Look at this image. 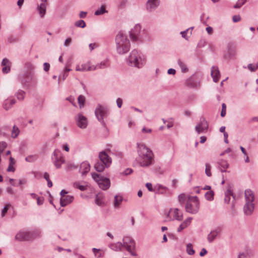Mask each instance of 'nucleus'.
I'll list each match as a JSON object with an SVG mask.
<instances>
[{"label": "nucleus", "instance_id": "f257e3e1", "mask_svg": "<svg viewBox=\"0 0 258 258\" xmlns=\"http://www.w3.org/2000/svg\"><path fill=\"white\" fill-rule=\"evenodd\" d=\"M137 164L142 167H150L154 163V155L153 151L144 144L137 145Z\"/></svg>", "mask_w": 258, "mask_h": 258}, {"label": "nucleus", "instance_id": "f03ea898", "mask_svg": "<svg viewBox=\"0 0 258 258\" xmlns=\"http://www.w3.org/2000/svg\"><path fill=\"white\" fill-rule=\"evenodd\" d=\"M146 61V56L137 49L133 50L126 59L128 65L138 69L143 68L145 65Z\"/></svg>", "mask_w": 258, "mask_h": 258}, {"label": "nucleus", "instance_id": "7ed1b4c3", "mask_svg": "<svg viewBox=\"0 0 258 258\" xmlns=\"http://www.w3.org/2000/svg\"><path fill=\"white\" fill-rule=\"evenodd\" d=\"M116 50L119 54L126 53L130 49L131 45L127 36L122 31L118 33L115 37Z\"/></svg>", "mask_w": 258, "mask_h": 258}, {"label": "nucleus", "instance_id": "20e7f679", "mask_svg": "<svg viewBox=\"0 0 258 258\" xmlns=\"http://www.w3.org/2000/svg\"><path fill=\"white\" fill-rule=\"evenodd\" d=\"M185 211L190 214H196L200 209V202L197 196L189 197L186 201Z\"/></svg>", "mask_w": 258, "mask_h": 258}, {"label": "nucleus", "instance_id": "39448f33", "mask_svg": "<svg viewBox=\"0 0 258 258\" xmlns=\"http://www.w3.org/2000/svg\"><path fill=\"white\" fill-rule=\"evenodd\" d=\"M92 178L97 182L99 187L102 190L108 189L110 186V181L109 178L104 177L96 173L91 174Z\"/></svg>", "mask_w": 258, "mask_h": 258}, {"label": "nucleus", "instance_id": "423d86ee", "mask_svg": "<svg viewBox=\"0 0 258 258\" xmlns=\"http://www.w3.org/2000/svg\"><path fill=\"white\" fill-rule=\"evenodd\" d=\"M108 109L106 107L98 105L95 111V114L98 120L101 122L104 126L106 125V123L104 120L106 118L108 113Z\"/></svg>", "mask_w": 258, "mask_h": 258}, {"label": "nucleus", "instance_id": "0eeeda50", "mask_svg": "<svg viewBox=\"0 0 258 258\" xmlns=\"http://www.w3.org/2000/svg\"><path fill=\"white\" fill-rule=\"evenodd\" d=\"M123 246L132 255L136 256L137 253L135 251L136 244L134 240L130 236H124L122 239Z\"/></svg>", "mask_w": 258, "mask_h": 258}, {"label": "nucleus", "instance_id": "6e6552de", "mask_svg": "<svg viewBox=\"0 0 258 258\" xmlns=\"http://www.w3.org/2000/svg\"><path fill=\"white\" fill-rule=\"evenodd\" d=\"M141 26L139 24L135 26L130 32V37L132 41L137 42L142 41V37L141 34Z\"/></svg>", "mask_w": 258, "mask_h": 258}, {"label": "nucleus", "instance_id": "1a4fd4ad", "mask_svg": "<svg viewBox=\"0 0 258 258\" xmlns=\"http://www.w3.org/2000/svg\"><path fill=\"white\" fill-rule=\"evenodd\" d=\"M34 238V233L27 231H20L15 236L16 239L19 241L30 240Z\"/></svg>", "mask_w": 258, "mask_h": 258}, {"label": "nucleus", "instance_id": "9d476101", "mask_svg": "<svg viewBox=\"0 0 258 258\" xmlns=\"http://www.w3.org/2000/svg\"><path fill=\"white\" fill-rule=\"evenodd\" d=\"M75 120L77 125L79 128L84 129L87 127L88 121L87 118L82 113H78L75 117Z\"/></svg>", "mask_w": 258, "mask_h": 258}, {"label": "nucleus", "instance_id": "9b49d317", "mask_svg": "<svg viewBox=\"0 0 258 258\" xmlns=\"http://www.w3.org/2000/svg\"><path fill=\"white\" fill-rule=\"evenodd\" d=\"M209 125L208 122L203 117L200 118L199 122L196 126L195 130L198 134L205 133L207 132Z\"/></svg>", "mask_w": 258, "mask_h": 258}, {"label": "nucleus", "instance_id": "f8f14e48", "mask_svg": "<svg viewBox=\"0 0 258 258\" xmlns=\"http://www.w3.org/2000/svg\"><path fill=\"white\" fill-rule=\"evenodd\" d=\"M54 163L56 168L60 167L61 165L64 162V159L58 150H54L53 154Z\"/></svg>", "mask_w": 258, "mask_h": 258}, {"label": "nucleus", "instance_id": "ddd939ff", "mask_svg": "<svg viewBox=\"0 0 258 258\" xmlns=\"http://www.w3.org/2000/svg\"><path fill=\"white\" fill-rule=\"evenodd\" d=\"M167 217L171 220L181 221L182 219V214L179 212V210L177 208L171 209Z\"/></svg>", "mask_w": 258, "mask_h": 258}, {"label": "nucleus", "instance_id": "4468645a", "mask_svg": "<svg viewBox=\"0 0 258 258\" xmlns=\"http://www.w3.org/2000/svg\"><path fill=\"white\" fill-rule=\"evenodd\" d=\"M99 157L100 161L104 163L106 168L110 166L112 159L105 151L101 152L99 154Z\"/></svg>", "mask_w": 258, "mask_h": 258}, {"label": "nucleus", "instance_id": "2eb2a0df", "mask_svg": "<svg viewBox=\"0 0 258 258\" xmlns=\"http://www.w3.org/2000/svg\"><path fill=\"white\" fill-rule=\"evenodd\" d=\"M236 53V49L232 46H228L227 50L224 53V58L226 60H229L234 57Z\"/></svg>", "mask_w": 258, "mask_h": 258}, {"label": "nucleus", "instance_id": "dca6fc26", "mask_svg": "<svg viewBox=\"0 0 258 258\" xmlns=\"http://www.w3.org/2000/svg\"><path fill=\"white\" fill-rule=\"evenodd\" d=\"M41 3L38 5L37 11L41 18H43L46 14L47 0H41Z\"/></svg>", "mask_w": 258, "mask_h": 258}, {"label": "nucleus", "instance_id": "f3484780", "mask_svg": "<svg viewBox=\"0 0 258 258\" xmlns=\"http://www.w3.org/2000/svg\"><path fill=\"white\" fill-rule=\"evenodd\" d=\"M254 209V203H245L243 207V212L245 215L250 216Z\"/></svg>", "mask_w": 258, "mask_h": 258}, {"label": "nucleus", "instance_id": "a211bd4d", "mask_svg": "<svg viewBox=\"0 0 258 258\" xmlns=\"http://www.w3.org/2000/svg\"><path fill=\"white\" fill-rule=\"evenodd\" d=\"M211 75L215 82H217L220 77V71L218 68L213 66L211 68Z\"/></svg>", "mask_w": 258, "mask_h": 258}, {"label": "nucleus", "instance_id": "6ab92c4d", "mask_svg": "<svg viewBox=\"0 0 258 258\" xmlns=\"http://www.w3.org/2000/svg\"><path fill=\"white\" fill-rule=\"evenodd\" d=\"M159 4V0H148L146 5L147 9L149 11H152L155 10Z\"/></svg>", "mask_w": 258, "mask_h": 258}, {"label": "nucleus", "instance_id": "aec40b11", "mask_svg": "<svg viewBox=\"0 0 258 258\" xmlns=\"http://www.w3.org/2000/svg\"><path fill=\"white\" fill-rule=\"evenodd\" d=\"M245 203H254V196L253 192L249 189L245 191Z\"/></svg>", "mask_w": 258, "mask_h": 258}, {"label": "nucleus", "instance_id": "412c9836", "mask_svg": "<svg viewBox=\"0 0 258 258\" xmlns=\"http://www.w3.org/2000/svg\"><path fill=\"white\" fill-rule=\"evenodd\" d=\"M74 197L70 195H67L60 199V204L61 207H65L67 205L72 203L74 200Z\"/></svg>", "mask_w": 258, "mask_h": 258}, {"label": "nucleus", "instance_id": "4be33fe9", "mask_svg": "<svg viewBox=\"0 0 258 258\" xmlns=\"http://www.w3.org/2000/svg\"><path fill=\"white\" fill-rule=\"evenodd\" d=\"M2 66H3L2 71L3 73L7 74L9 73L11 69V62L6 58L3 59L2 62Z\"/></svg>", "mask_w": 258, "mask_h": 258}, {"label": "nucleus", "instance_id": "5701e85b", "mask_svg": "<svg viewBox=\"0 0 258 258\" xmlns=\"http://www.w3.org/2000/svg\"><path fill=\"white\" fill-rule=\"evenodd\" d=\"M90 170V165L87 162H83L80 165V172L82 175H86Z\"/></svg>", "mask_w": 258, "mask_h": 258}, {"label": "nucleus", "instance_id": "b1692460", "mask_svg": "<svg viewBox=\"0 0 258 258\" xmlns=\"http://www.w3.org/2000/svg\"><path fill=\"white\" fill-rule=\"evenodd\" d=\"M220 233V230L218 228H217L211 231L207 236V240L209 241V242H212Z\"/></svg>", "mask_w": 258, "mask_h": 258}, {"label": "nucleus", "instance_id": "393cba45", "mask_svg": "<svg viewBox=\"0 0 258 258\" xmlns=\"http://www.w3.org/2000/svg\"><path fill=\"white\" fill-rule=\"evenodd\" d=\"M186 84L191 88H197L200 85V82L196 81V76H192L187 80Z\"/></svg>", "mask_w": 258, "mask_h": 258}, {"label": "nucleus", "instance_id": "a878e982", "mask_svg": "<svg viewBox=\"0 0 258 258\" xmlns=\"http://www.w3.org/2000/svg\"><path fill=\"white\" fill-rule=\"evenodd\" d=\"M16 103V101L14 99H6L3 103V107L5 110H8L10 109L12 106Z\"/></svg>", "mask_w": 258, "mask_h": 258}, {"label": "nucleus", "instance_id": "bb28decb", "mask_svg": "<svg viewBox=\"0 0 258 258\" xmlns=\"http://www.w3.org/2000/svg\"><path fill=\"white\" fill-rule=\"evenodd\" d=\"M191 220L192 218L191 217H189L185 219L177 228V231L179 232L181 231V230L187 227L190 224Z\"/></svg>", "mask_w": 258, "mask_h": 258}, {"label": "nucleus", "instance_id": "cd10ccee", "mask_svg": "<svg viewBox=\"0 0 258 258\" xmlns=\"http://www.w3.org/2000/svg\"><path fill=\"white\" fill-rule=\"evenodd\" d=\"M108 246L110 249L116 251L121 250L122 247H123L122 243L120 242L111 243Z\"/></svg>", "mask_w": 258, "mask_h": 258}, {"label": "nucleus", "instance_id": "c85d7f7f", "mask_svg": "<svg viewBox=\"0 0 258 258\" xmlns=\"http://www.w3.org/2000/svg\"><path fill=\"white\" fill-rule=\"evenodd\" d=\"M123 200L122 197L120 195H116L114 197L113 206L115 208H118Z\"/></svg>", "mask_w": 258, "mask_h": 258}, {"label": "nucleus", "instance_id": "c756f323", "mask_svg": "<svg viewBox=\"0 0 258 258\" xmlns=\"http://www.w3.org/2000/svg\"><path fill=\"white\" fill-rule=\"evenodd\" d=\"M98 69H104L109 66V63L108 59H105L97 64Z\"/></svg>", "mask_w": 258, "mask_h": 258}, {"label": "nucleus", "instance_id": "7c9ffc66", "mask_svg": "<svg viewBox=\"0 0 258 258\" xmlns=\"http://www.w3.org/2000/svg\"><path fill=\"white\" fill-rule=\"evenodd\" d=\"M218 163L221 172H225L226 169L228 167V164L227 162L224 160H221Z\"/></svg>", "mask_w": 258, "mask_h": 258}, {"label": "nucleus", "instance_id": "2f4dec72", "mask_svg": "<svg viewBox=\"0 0 258 258\" xmlns=\"http://www.w3.org/2000/svg\"><path fill=\"white\" fill-rule=\"evenodd\" d=\"M177 63L179 66L181 71L182 73H186L188 71V68L186 65V64L181 60L178 59L177 61Z\"/></svg>", "mask_w": 258, "mask_h": 258}, {"label": "nucleus", "instance_id": "473e14b6", "mask_svg": "<svg viewBox=\"0 0 258 258\" xmlns=\"http://www.w3.org/2000/svg\"><path fill=\"white\" fill-rule=\"evenodd\" d=\"M105 167V165L101 161L97 162L95 165V168L98 172H102Z\"/></svg>", "mask_w": 258, "mask_h": 258}, {"label": "nucleus", "instance_id": "72a5a7b5", "mask_svg": "<svg viewBox=\"0 0 258 258\" xmlns=\"http://www.w3.org/2000/svg\"><path fill=\"white\" fill-rule=\"evenodd\" d=\"M88 63H84L82 64H77L76 67V71L79 72L87 71Z\"/></svg>", "mask_w": 258, "mask_h": 258}, {"label": "nucleus", "instance_id": "f704fd0d", "mask_svg": "<svg viewBox=\"0 0 258 258\" xmlns=\"http://www.w3.org/2000/svg\"><path fill=\"white\" fill-rule=\"evenodd\" d=\"M20 134V130L16 125H14L11 133V137L13 139L16 138Z\"/></svg>", "mask_w": 258, "mask_h": 258}, {"label": "nucleus", "instance_id": "c9c22d12", "mask_svg": "<svg viewBox=\"0 0 258 258\" xmlns=\"http://www.w3.org/2000/svg\"><path fill=\"white\" fill-rule=\"evenodd\" d=\"M107 11L106 10V7L105 5H102L101 7L97 10L95 12V15L99 16L101 15H103L105 13H107Z\"/></svg>", "mask_w": 258, "mask_h": 258}, {"label": "nucleus", "instance_id": "e433bc0d", "mask_svg": "<svg viewBox=\"0 0 258 258\" xmlns=\"http://www.w3.org/2000/svg\"><path fill=\"white\" fill-rule=\"evenodd\" d=\"M74 187L79 189L81 191L86 190L87 188V185H82L80 182H75L74 183Z\"/></svg>", "mask_w": 258, "mask_h": 258}, {"label": "nucleus", "instance_id": "4c0bfd02", "mask_svg": "<svg viewBox=\"0 0 258 258\" xmlns=\"http://www.w3.org/2000/svg\"><path fill=\"white\" fill-rule=\"evenodd\" d=\"M38 156L37 155H31L27 156L25 158L26 161L28 162H33L37 160Z\"/></svg>", "mask_w": 258, "mask_h": 258}, {"label": "nucleus", "instance_id": "58836bf2", "mask_svg": "<svg viewBox=\"0 0 258 258\" xmlns=\"http://www.w3.org/2000/svg\"><path fill=\"white\" fill-rule=\"evenodd\" d=\"M146 186L147 187V188L148 189V190L150 191H155V189L158 187V189H160V188H164V187L163 186H162V185H157V186H156L154 188V189L152 187V184L151 183H147L146 184Z\"/></svg>", "mask_w": 258, "mask_h": 258}, {"label": "nucleus", "instance_id": "ea45409f", "mask_svg": "<svg viewBox=\"0 0 258 258\" xmlns=\"http://www.w3.org/2000/svg\"><path fill=\"white\" fill-rule=\"evenodd\" d=\"M214 192L212 190L207 191L205 195V198L208 201H212L214 199Z\"/></svg>", "mask_w": 258, "mask_h": 258}, {"label": "nucleus", "instance_id": "a19ab883", "mask_svg": "<svg viewBox=\"0 0 258 258\" xmlns=\"http://www.w3.org/2000/svg\"><path fill=\"white\" fill-rule=\"evenodd\" d=\"M232 195V192L230 190H227L225 194L224 202L228 204L230 200V197Z\"/></svg>", "mask_w": 258, "mask_h": 258}, {"label": "nucleus", "instance_id": "79ce46f5", "mask_svg": "<svg viewBox=\"0 0 258 258\" xmlns=\"http://www.w3.org/2000/svg\"><path fill=\"white\" fill-rule=\"evenodd\" d=\"M78 103L80 106V108H82L84 107V103L85 101V98L84 96L80 95L78 98Z\"/></svg>", "mask_w": 258, "mask_h": 258}, {"label": "nucleus", "instance_id": "37998d69", "mask_svg": "<svg viewBox=\"0 0 258 258\" xmlns=\"http://www.w3.org/2000/svg\"><path fill=\"white\" fill-rule=\"evenodd\" d=\"M186 251L189 255H193L195 251L193 249L192 245L191 243H188L186 245Z\"/></svg>", "mask_w": 258, "mask_h": 258}, {"label": "nucleus", "instance_id": "c03bdc74", "mask_svg": "<svg viewBox=\"0 0 258 258\" xmlns=\"http://www.w3.org/2000/svg\"><path fill=\"white\" fill-rule=\"evenodd\" d=\"M205 173L206 174L209 176V177H210L212 176V173L211 172V165L208 163H206L205 164Z\"/></svg>", "mask_w": 258, "mask_h": 258}, {"label": "nucleus", "instance_id": "a18cd8bd", "mask_svg": "<svg viewBox=\"0 0 258 258\" xmlns=\"http://www.w3.org/2000/svg\"><path fill=\"white\" fill-rule=\"evenodd\" d=\"M75 26L77 27H81L84 28L86 27V23L84 21L80 20L75 22Z\"/></svg>", "mask_w": 258, "mask_h": 258}, {"label": "nucleus", "instance_id": "49530a36", "mask_svg": "<svg viewBox=\"0 0 258 258\" xmlns=\"http://www.w3.org/2000/svg\"><path fill=\"white\" fill-rule=\"evenodd\" d=\"M247 69L251 72H254L258 70V62L256 64H249L247 66Z\"/></svg>", "mask_w": 258, "mask_h": 258}, {"label": "nucleus", "instance_id": "de8ad7c7", "mask_svg": "<svg viewBox=\"0 0 258 258\" xmlns=\"http://www.w3.org/2000/svg\"><path fill=\"white\" fill-rule=\"evenodd\" d=\"M95 203L98 206H102L104 204V202L102 200V197L100 195H96Z\"/></svg>", "mask_w": 258, "mask_h": 258}, {"label": "nucleus", "instance_id": "09e8293b", "mask_svg": "<svg viewBox=\"0 0 258 258\" xmlns=\"http://www.w3.org/2000/svg\"><path fill=\"white\" fill-rule=\"evenodd\" d=\"M17 99L19 100H23L25 96V92L23 91L19 90L16 94Z\"/></svg>", "mask_w": 258, "mask_h": 258}, {"label": "nucleus", "instance_id": "8fccbe9b", "mask_svg": "<svg viewBox=\"0 0 258 258\" xmlns=\"http://www.w3.org/2000/svg\"><path fill=\"white\" fill-rule=\"evenodd\" d=\"M246 2V0H238L236 4L234 6L235 9L240 8Z\"/></svg>", "mask_w": 258, "mask_h": 258}, {"label": "nucleus", "instance_id": "3c124183", "mask_svg": "<svg viewBox=\"0 0 258 258\" xmlns=\"http://www.w3.org/2000/svg\"><path fill=\"white\" fill-rule=\"evenodd\" d=\"M25 67H26V68L28 70H29L30 71H32V70H33L35 69L34 66L31 62H26Z\"/></svg>", "mask_w": 258, "mask_h": 258}, {"label": "nucleus", "instance_id": "603ef678", "mask_svg": "<svg viewBox=\"0 0 258 258\" xmlns=\"http://www.w3.org/2000/svg\"><path fill=\"white\" fill-rule=\"evenodd\" d=\"M7 144L5 142H0V153H2L4 150L7 148Z\"/></svg>", "mask_w": 258, "mask_h": 258}, {"label": "nucleus", "instance_id": "864d4df0", "mask_svg": "<svg viewBox=\"0 0 258 258\" xmlns=\"http://www.w3.org/2000/svg\"><path fill=\"white\" fill-rule=\"evenodd\" d=\"M226 105L225 103L222 104V110L221 112V116L224 117L226 115Z\"/></svg>", "mask_w": 258, "mask_h": 258}, {"label": "nucleus", "instance_id": "5fc2aeb1", "mask_svg": "<svg viewBox=\"0 0 258 258\" xmlns=\"http://www.w3.org/2000/svg\"><path fill=\"white\" fill-rule=\"evenodd\" d=\"M11 206L10 204H7L5 207L3 208V209L2 211V217H4L6 215V214L7 213L9 207Z\"/></svg>", "mask_w": 258, "mask_h": 258}, {"label": "nucleus", "instance_id": "6e6d98bb", "mask_svg": "<svg viewBox=\"0 0 258 258\" xmlns=\"http://www.w3.org/2000/svg\"><path fill=\"white\" fill-rule=\"evenodd\" d=\"M185 200H186V196L185 195L181 194L178 196V200L180 203H181V204L183 203Z\"/></svg>", "mask_w": 258, "mask_h": 258}, {"label": "nucleus", "instance_id": "4d7b16f0", "mask_svg": "<svg viewBox=\"0 0 258 258\" xmlns=\"http://www.w3.org/2000/svg\"><path fill=\"white\" fill-rule=\"evenodd\" d=\"M98 46V45L96 43H90L89 45L90 51H92L94 48H97Z\"/></svg>", "mask_w": 258, "mask_h": 258}, {"label": "nucleus", "instance_id": "13d9d810", "mask_svg": "<svg viewBox=\"0 0 258 258\" xmlns=\"http://www.w3.org/2000/svg\"><path fill=\"white\" fill-rule=\"evenodd\" d=\"M68 76V74L66 73H63L62 74L60 75L58 77V83H59L60 79H62V80H64Z\"/></svg>", "mask_w": 258, "mask_h": 258}, {"label": "nucleus", "instance_id": "bf43d9fd", "mask_svg": "<svg viewBox=\"0 0 258 258\" xmlns=\"http://www.w3.org/2000/svg\"><path fill=\"white\" fill-rule=\"evenodd\" d=\"M98 69L97 67V65L95 66H88L87 68V71H95L96 70Z\"/></svg>", "mask_w": 258, "mask_h": 258}, {"label": "nucleus", "instance_id": "052dcab7", "mask_svg": "<svg viewBox=\"0 0 258 258\" xmlns=\"http://www.w3.org/2000/svg\"><path fill=\"white\" fill-rule=\"evenodd\" d=\"M190 30V28H188L187 29H186V30L184 31H182L180 32L181 35H182V37L186 39H187V38L186 37V34L187 33V32H188V31Z\"/></svg>", "mask_w": 258, "mask_h": 258}, {"label": "nucleus", "instance_id": "680f3d73", "mask_svg": "<svg viewBox=\"0 0 258 258\" xmlns=\"http://www.w3.org/2000/svg\"><path fill=\"white\" fill-rule=\"evenodd\" d=\"M142 131L145 134H150L152 132V130L151 128H147L146 127H144L142 130Z\"/></svg>", "mask_w": 258, "mask_h": 258}, {"label": "nucleus", "instance_id": "e2e57ef3", "mask_svg": "<svg viewBox=\"0 0 258 258\" xmlns=\"http://www.w3.org/2000/svg\"><path fill=\"white\" fill-rule=\"evenodd\" d=\"M72 42V39L71 38H67L65 41H64V45L65 46H69L70 44Z\"/></svg>", "mask_w": 258, "mask_h": 258}, {"label": "nucleus", "instance_id": "0e129e2a", "mask_svg": "<svg viewBox=\"0 0 258 258\" xmlns=\"http://www.w3.org/2000/svg\"><path fill=\"white\" fill-rule=\"evenodd\" d=\"M50 68V64L47 62H45L43 64V69L45 72L49 71Z\"/></svg>", "mask_w": 258, "mask_h": 258}, {"label": "nucleus", "instance_id": "69168bd1", "mask_svg": "<svg viewBox=\"0 0 258 258\" xmlns=\"http://www.w3.org/2000/svg\"><path fill=\"white\" fill-rule=\"evenodd\" d=\"M116 104L118 108H121L122 104V99L118 98L116 100Z\"/></svg>", "mask_w": 258, "mask_h": 258}, {"label": "nucleus", "instance_id": "338daca9", "mask_svg": "<svg viewBox=\"0 0 258 258\" xmlns=\"http://www.w3.org/2000/svg\"><path fill=\"white\" fill-rule=\"evenodd\" d=\"M232 20L234 22H238L240 20V17L238 15L233 16L232 17Z\"/></svg>", "mask_w": 258, "mask_h": 258}, {"label": "nucleus", "instance_id": "774afa93", "mask_svg": "<svg viewBox=\"0 0 258 258\" xmlns=\"http://www.w3.org/2000/svg\"><path fill=\"white\" fill-rule=\"evenodd\" d=\"M207 253V250L205 248H203L202 249L201 252H200V255L201 256H203Z\"/></svg>", "mask_w": 258, "mask_h": 258}]
</instances>
